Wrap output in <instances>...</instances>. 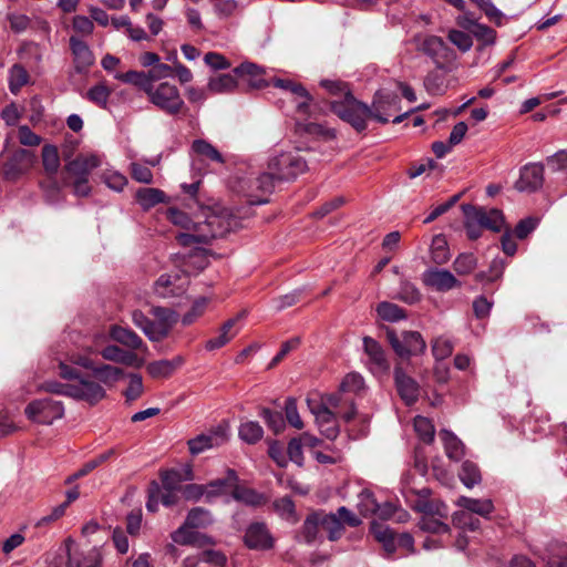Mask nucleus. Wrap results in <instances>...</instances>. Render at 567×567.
Segmentation results:
<instances>
[{
  "label": "nucleus",
  "instance_id": "obj_1",
  "mask_svg": "<svg viewBox=\"0 0 567 567\" xmlns=\"http://www.w3.org/2000/svg\"><path fill=\"white\" fill-rule=\"evenodd\" d=\"M166 217L184 230L176 236L182 246L208 244L230 231L237 224L236 219L226 209L218 212L203 209L195 218H190L183 210L168 208Z\"/></svg>",
  "mask_w": 567,
  "mask_h": 567
},
{
  "label": "nucleus",
  "instance_id": "obj_2",
  "mask_svg": "<svg viewBox=\"0 0 567 567\" xmlns=\"http://www.w3.org/2000/svg\"><path fill=\"white\" fill-rule=\"evenodd\" d=\"M464 227L467 237L475 240L481 237L482 229H489L499 233L504 227L503 213L496 208L477 207L471 204H463Z\"/></svg>",
  "mask_w": 567,
  "mask_h": 567
},
{
  "label": "nucleus",
  "instance_id": "obj_3",
  "mask_svg": "<svg viewBox=\"0 0 567 567\" xmlns=\"http://www.w3.org/2000/svg\"><path fill=\"white\" fill-rule=\"evenodd\" d=\"M59 369L61 378L71 381L70 398L95 404L105 396V390L100 383L81 377L74 367L60 361Z\"/></svg>",
  "mask_w": 567,
  "mask_h": 567
},
{
  "label": "nucleus",
  "instance_id": "obj_4",
  "mask_svg": "<svg viewBox=\"0 0 567 567\" xmlns=\"http://www.w3.org/2000/svg\"><path fill=\"white\" fill-rule=\"evenodd\" d=\"M146 95L150 103L166 115L178 116L187 110L178 87L169 82L152 83Z\"/></svg>",
  "mask_w": 567,
  "mask_h": 567
},
{
  "label": "nucleus",
  "instance_id": "obj_5",
  "mask_svg": "<svg viewBox=\"0 0 567 567\" xmlns=\"http://www.w3.org/2000/svg\"><path fill=\"white\" fill-rule=\"evenodd\" d=\"M331 111L358 132L365 130L367 120L371 118L370 106L358 101L352 94H348L341 101L331 102Z\"/></svg>",
  "mask_w": 567,
  "mask_h": 567
},
{
  "label": "nucleus",
  "instance_id": "obj_6",
  "mask_svg": "<svg viewBox=\"0 0 567 567\" xmlns=\"http://www.w3.org/2000/svg\"><path fill=\"white\" fill-rule=\"evenodd\" d=\"M419 50L431 58L437 69L451 72L455 69L456 53L442 38L427 35L421 42Z\"/></svg>",
  "mask_w": 567,
  "mask_h": 567
},
{
  "label": "nucleus",
  "instance_id": "obj_7",
  "mask_svg": "<svg viewBox=\"0 0 567 567\" xmlns=\"http://www.w3.org/2000/svg\"><path fill=\"white\" fill-rule=\"evenodd\" d=\"M321 519V528L328 532L330 540H337L341 537L344 525L357 527L361 524V519L344 506L337 509V513H326L319 511Z\"/></svg>",
  "mask_w": 567,
  "mask_h": 567
},
{
  "label": "nucleus",
  "instance_id": "obj_8",
  "mask_svg": "<svg viewBox=\"0 0 567 567\" xmlns=\"http://www.w3.org/2000/svg\"><path fill=\"white\" fill-rule=\"evenodd\" d=\"M29 420L50 425L64 415V406L61 401L50 398L31 401L24 409Z\"/></svg>",
  "mask_w": 567,
  "mask_h": 567
},
{
  "label": "nucleus",
  "instance_id": "obj_9",
  "mask_svg": "<svg viewBox=\"0 0 567 567\" xmlns=\"http://www.w3.org/2000/svg\"><path fill=\"white\" fill-rule=\"evenodd\" d=\"M307 162L299 154L281 153L268 162V169L272 171L278 181L296 178L307 169Z\"/></svg>",
  "mask_w": 567,
  "mask_h": 567
},
{
  "label": "nucleus",
  "instance_id": "obj_10",
  "mask_svg": "<svg viewBox=\"0 0 567 567\" xmlns=\"http://www.w3.org/2000/svg\"><path fill=\"white\" fill-rule=\"evenodd\" d=\"M189 285V277L181 269L163 274L154 284V292L161 298H171L183 295Z\"/></svg>",
  "mask_w": 567,
  "mask_h": 567
},
{
  "label": "nucleus",
  "instance_id": "obj_11",
  "mask_svg": "<svg viewBox=\"0 0 567 567\" xmlns=\"http://www.w3.org/2000/svg\"><path fill=\"white\" fill-rule=\"evenodd\" d=\"M37 163L34 152L25 148H17L3 163L2 172L7 179L16 181L28 174Z\"/></svg>",
  "mask_w": 567,
  "mask_h": 567
},
{
  "label": "nucleus",
  "instance_id": "obj_12",
  "mask_svg": "<svg viewBox=\"0 0 567 567\" xmlns=\"http://www.w3.org/2000/svg\"><path fill=\"white\" fill-rule=\"evenodd\" d=\"M388 340L395 351L402 358L424 352L426 343L417 331H404L399 338L393 330H388Z\"/></svg>",
  "mask_w": 567,
  "mask_h": 567
},
{
  "label": "nucleus",
  "instance_id": "obj_13",
  "mask_svg": "<svg viewBox=\"0 0 567 567\" xmlns=\"http://www.w3.org/2000/svg\"><path fill=\"white\" fill-rule=\"evenodd\" d=\"M154 320H151L150 330L146 337L153 342L164 340L178 321V315L172 309L163 307H154L152 309Z\"/></svg>",
  "mask_w": 567,
  "mask_h": 567
},
{
  "label": "nucleus",
  "instance_id": "obj_14",
  "mask_svg": "<svg viewBox=\"0 0 567 567\" xmlns=\"http://www.w3.org/2000/svg\"><path fill=\"white\" fill-rule=\"evenodd\" d=\"M243 540L245 546L252 550H269L275 545V538L264 522L249 524Z\"/></svg>",
  "mask_w": 567,
  "mask_h": 567
},
{
  "label": "nucleus",
  "instance_id": "obj_15",
  "mask_svg": "<svg viewBox=\"0 0 567 567\" xmlns=\"http://www.w3.org/2000/svg\"><path fill=\"white\" fill-rule=\"evenodd\" d=\"M64 548L68 556L66 567H101L102 565V556L97 548L81 551L71 537L64 540Z\"/></svg>",
  "mask_w": 567,
  "mask_h": 567
},
{
  "label": "nucleus",
  "instance_id": "obj_16",
  "mask_svg": "<svg viewBox=\"0 0 567 567\" xmlns=\"http://www.w3.org/2000/svg\"><path fill=\"white\" fill-rule=\"evenodd\" d=\"M228 426L219 424L208 433H203L188 441L189 452L200 454L208 449L218 447L228 441Z\"/></svg>",
  "mask_w": 567,
  "mask_h": 567
},
{
  "label": "nucleus",
  "instance_id": "obj_17",
  "mask_svg": "<svg viewBox=\"0 0 567 567\" xmlns=\"http://www.w3.org/2000/svg\"><path fill=\"white\" fill-rule=\"evenodd\" d=\"M311 413L315 415L317 425L322 435L328 440H334L339 435V426L336 413L324 404H312L311 400H307Z\"/></svg>",
  "mask_w": 567,
  "mask_h": 567
},
{
  "label": "nucleus",
  "instance_id": "obj_18",
  "mask_svg": "<svg viewBox=\"0 0 567 567\" xmlns=\"http://www.w3.org/2000/svg\"><path fill=\"white\" fill-rule=\"evenodd\" d=\"M423 284L436 291L445 292L461 286L456 277L447 269L429 268L422 274Z\"/></svg>",
  "mask_w": 567,
  "mask_h": 567
},
{
  "label": "nucleus",
  "instance_id": "obj_19",
  "mask_svg": "<svg viewBox=\"0 0 567 567\" xmlns=\"http://www.w3.org/2000/svg\"><path fill=\"white\" fill-rule=\"evenodd\" d=\"M278 181L272 171L260 173L252 179H249L248 196L251 204H265L268 202L267 196L272 193L275 182Z\"/></svg>",
  "mask_w": 567,
  "mask_h": 567
},
{
  "label": "nucleus",
  "instance_id": "obj_20",
  "mask_svg": "<svg viewBox=\"0 0 567 567\" xmlns=\"http://www.w3.org/2000/svg\"><path fill=\"white\" fill-rule=\"evenodd\" d=\"M370 109L371 118L386 124L391 113L400 110V99L393 93L378 92Z\"/></svg>",
  "mask_w": 567,
  "mask_h": 567
},
{
  "label": "nucleus",
  "instance_id": "obj_21",
  "mask_svg": "<svg viewBox=\"0 0 567 567\" xmlns=\"http://www.w3.org/2000/svg\"><path fill=\"white\" fill-rule=\"evenodd\" d=\"M544 184V165L529 163L520 169V175L515 183L518 192L533 193L539 189Z\"/></svg>",
  "mask_w": 567,
  "mask_h": 567
},
{
  "label": "nucleus",
  "instance_id": "obj_22",
  "mask_svg": "<svg viewBox=\"0 0 567 567\" xmlns=\"http://www.w3.org/2000/svg\"><path fill=\"white\" fill-rule=\"evenodd\" d=\"M394 380L400 398L405 402L406 405L414 404L417 401L420 394L417 382L408 375L401 367H395Z\"/></svg>",
  "mask_w": 567,
  "mask_h": 567
},
{
  "label": "nucleus",
  "instance_id": "obj_23",
  "mask_svg": "<svg viewBox=\"0 0 567 567\" xmlns=\"http://www.w3.org/2000/svg\"><path fill=\"white\" fill-rule=\"evenodd\" d=\"M233 72L238 82L241 81L251 89H261L267 85L264 69L255 63L244 62L236 66Z\"/></svg>",
  "mask_w": 567,
  "mask_h": 567
},
{
  "label": "nucleus",
  "instance_id": "obj_24",
  "mask_svg": "<svg viewBox=\"0 0 567 567\" xmlns=\"http://www.w3.org/2000/svg\"><path fill=\"white\" fill-rule=\"evenodd\" d=\"M110 337L113 341L122 344L123 347L128 348L132 351H147V346L144 343L143 339L136 332L128 328L113 324L110 328Z\"/></svg>",
  "mask_w": 567,
  "mask_h": 567
},
{
  "label": "nucleus",
  "instance_id": "obj_25",
  "mask_svg": "<svg viewBox=\"0 0 567 567\" xmlns=\"http://www.w3.org/2000/svg\"><path fill=\"white\" fill-rule=\"evenodd\" d=\"M246 316V312L243 311L238 313L236 317L227 320L219 330L218 336L209 339L206 342V349L212 351L224 347L228 343L239 331V328H236V324Z\"/></svg>",
  "mask_w": 567,
  "mask_h": 567
},
{
  "label": "nucleus",
  "instance_id": "obj_26",
  "mask_svg": "<svg viewBox=\"0 0 567 567\" xmlns=\"http://www.w3.org/2000/svg\"><path fill=\"white\" fill-rule=\"evenodd\" d=\"M101 165L96 155H81L65 165V171L73 178H89L90 173Z\"/></svg>",
  "mask_w": 567,
  "mask_h": 567
},
{
  "label": "nucleus",
  "instance_id": "obj_27",
  "mask_svg": "<svg viewBox=\"0 0 567 567\" xmlns=\"http://www.w3.org/2000/svg\"><path fill=\"white\" fill-rule=\"evenodd\" d=\"M70 48L73 54L75 70L79 73L86 71L94 63V55L84 41L76 37H71Z\"/></svg>",
  "mask_w": 567,
  "mask_h": 567
},
{
  "label": "nucleus",
  "instance_id": "obj_28",
  "mask_svg": "<svg viewBox=\"0 0 567 567\" xmlns=\"http://www.w3.org/2000/svg\"><path fill=\"white\" fill-rule=\"evenodd\" d=\"M363 347L365 353L369 355L371 370L373 372H385L389 370V362L379 342L370 337H364Z\"/></svg>",
  "mask_w": 567,
  "mask_h": 567
},
{
  "label": "nucleus",
  "instance_id": "obj_29",
  "mask_svg": "<svg viewBox=\"0 0 567 567\" xmlns=\"http://www.w3.org/2000/svg\"><path fill=\"white\" fill-rule=\"evenodd\" d=\"M100 354L104 360L112 361L115 363L125 364L127 367H141L143 361L132 351H125L118 346L109 344L100 351Z\"/></svg>",
  "mask_w": 567,
  "mask_h": 567
},
{
  "label": "nucleus",
  "instance_id": "obj_30",
  "mask_svg": "<svg viewBox=\"0 0 567 567\" xmlns=\"http://www.w3.org/2000/svg\"><path fill=\"white\" fill-rule=\"evenodd\" d=\"M192 151L194 153V167H196L198 162H213L218 164L225 162L219 151L205 140H195L192 144Z\"/></svg>",
  "mask_w": 567,
  "mask_h": 567
},
{
  "label": "nucleus",
  "instance_id": "obj_31",
  "mask_svg": "<svg viewBox=\"0 0 567 567\" xmlns=\"http://www.w3.org/2000/svg\"><path fill=\"white\" fill-rule=\"evenodd\" d=\"M237 76L233 73L217 74L210 76L207 82V90L212 94H230L238 87Z\"/></svg>",
  "mask_w": 567,
  "mask_h": 567
},
{
  "label": "nucleus",
  "instance_id": "obj_32",
  "mask_svg": "<svg viewBox=\"0 0 567 567\" xmlns=\"http://www.w3.org/2000/svg\"><path fill=\"white\" fill-rule=\"evenodd\" d=\"M174 543L178 545H203L209 544L210 538L204 534L194 530V527L186 522L171 535Z\"/></svg>",
  "mask_w": 567,
  "mask_h": 567
},
{
  "label": "nucleus",
  "instance_id": "obj_33",
  "mask_svg": "<svg viewBox=\"0 0 567 567\" xmlns=\"http://www.w3.org/2000/svg\"><path fill=\"white\" fill-rule=\"evenodd\" d=\"M455 504L465 511L480 515L482 517H488L494 512L493 501L489 498H471L466 496H460Z\"/></svg>",
  "mask_w": 567,
  "mask_h": 567
},
{
  "label": "nucleus",
  "instance_id": "obj_34",
  "mask_svg": "<svg viewBox=\"0 0 567 567\" xmlns=\"http://www.w3.org/2000/svg\"><path fill=\"white\" fill-rule=\"evenodd\" d=\"M184 363L182 357H175L171 360L163 359L150 362L146 367L148 374L155 379H164L172 375L177 368Z\"/></svg>",
  "mask_w": 567,
  "mask_h": 567
},
{
  "label": "nucleus",
  "instance_id": "obj_35",
  "mask_svg": "<svg viewBox=\"0 0 567 567\" xmlns=\"http://www.w3.org/2000/svg\"><path fill=\"white\" fill-rule=\"evenodd\" d=\"M231 496L235 501L251 507H260L267 503V497L264 494L240 485H235Z\"/></svg>",
  "mask_w": 567,
  "mask_h": 567
},
{
  "label": "nucleus",
  "instance_id": "obj_36",
  "mask_svg": "<svg viewBox=\"0 0 567 567\" xmlns=\"http://www.w3.org/2000/svg\"><path fill=\"white\" fill-rule=\"evenodd\" d=\"M440 437L443 442L445 454L450 460L457 462L464 456V444L454 433L442 430Z\"/></svg>",
  "mask_w": 567,
  "mask_h": 567
},
{
  "label": "nucleus",
  "instance_id": "obj_37",
  "mask_svg": "<svg viewBox=\"0 0 567 567\" xmlns=\"http://www.w3.org/2000/svg\"><path fill=\"white\" fill-rule=\"evenodd\" d=\"M213 11L218 19L227 20L235 17L243 8L241 0H209Z\"/></svg>",
  "mask_w": 567,
  "mask_h": 567
},
{
  "label": "nucleus",
  "instance_id": "obj_38",
  "mask_svg": "<svg viewBox=\"0 0 567 567\" xmlns=\"http://www.w3.org/2000/svg\"><path fill=\"white\" fill-rule=\"evenodd\" d=\"M136 200L144 210H147L157 204L165 203L166 195L158 188H141L136 193Z\"/></svg>",
  "mask_w": 567,
  "mask_h": 567
},
{
  "label": "nucleus",
  "instance_id": "obj_39",
  "mask_svg": "<svg viewBox=\"0 0 567 567\" xmlns=\"http://www.w3.org/2000/svg\"><path fill=\"white\" fill-rule=\"evenodd\" d=\"M431 259L436 265H443L450 260V250L444 235L437 234L433 237L430 247Z\"/></svg>",
  "mask_w": 567,
  "mask_h": 567
},
{
  "label": "nucleus",
  "instance_id": "obj_40",
  "mask_svg": "<svg viewBox=\"0 0 567 567\" xmlns=\"http://www.w3.org/2000/svg\"><path fill=\"white\" fill-rule=\"evenodd\" d=\"M413 508L423 515H437L441 518H447V506L441 501H430L427 498H419L415 501Z\"/></svg>",
  "mask_w": 567,
  "mask_h": 567
},
{
  "label": "nucleus",
  "instance_id": "obj_41",
  "mask_svg": "<svg viewBox=\"0 0 567 567\" xmlns=\"http://www.w3.org/2000/svg\"><path fill=\"white\" fill-rule=\"evenodd\" d=\"M371 533L383 545L386 553L392 554L395 551V535L388 526L373 522L371 524Z\"/></svg>",
  "mask_w": 567,
  "mask_h": 567
},
{
  "label": "nucleus",
  "instance_id": "obj_42",
  "mask_svg": "<svg viewBox=\"0 0 567 567\" xmlns=\"http://www.w3.org/2000/svg\"><path fill=\"white\" fill-rule=\"evenodd\" d=\"M238 476L234 470L227 471V478H218L215 481H212L207 485H204L206 487L205 492V498L207 502H212L215 497L221 495L225 491V487L229 482H237Z\"/></svg>",
  "mask_w": 567,
  "mask_h": 567
},
{
  "label": "nucleus",
  "instance_id": "obj_43",
  "mask_svg": "<svg viewBox=\"0 0 567 567\" xmlns=\"http://www.w3.org/2000/svg\"><path fill=\"white\" fill-rule=\"evenodd\" d=\"M378 316L389 322H398L406 318L405 311L400 308L398 305L382 301L377 306Z\"/></svg>",
  "mask_w": 567,
  "mask_h": 567
},
{
  "label": "nucleus",
  "instance_id": "obj_44",
  "mask_svg": "<svg viewBox=\"0 0 567 567\" xmlns=\"http://www.w3.org/2000/svg\"><path fill=\"white\" fill-rule=\"evenodd\" d=\"M458 477L467 488H473L482 481V475L478 466L471 461H465L462 464Z\"/></svg>",
  "mask_w": 567,
  "mask_h": 567
},
{
  "label": "nucleus",
  "instance_id": "obj_45",
  "mask_svg": "<svg viewBox=\"0 0 567 567\" xmlns=\"http://www.w3.org/2000/svg\"><path fill=\"white\" fill-rule=\"evenodd\" d=\"M187 525L194 528H205L213 524V515L212 513L203 507H194L192 508L185 519Z\"/></svg>",
  "mask_w": 567,
  "mask_h": 567
},
{
  "label": "nucleus",
  "instance_id": "obj_46",
  "mask_svg": "<svg viewBox=\"0 0 567 567\" xmlns=\"http://www.w3.org/2000/svg\"><path fill=\"white\" fill-rule=\"evenodd\" d=\"M92 372L104 384L114 383L123 377V370L111 364L95 365Z\"/></svg>",
  "mask_w": 567,
  "mask_h": 567
},
{
  "label": "nucleus",
  "instance_id": "obj_47",
  "mask_svg": "<svg viewBox=\"0 0 567 567\" xmlns=\"http://www.w3.org/2000/svg\"><path fill=\"white\" fill-rule=\"evenodd\" d=\"M238 435L244 442L255 444L261 440L264 430L258 422L246 421L240 424Z\"/></svg>",
  "mask_w": 567,
  "mask_h": 567
},
{
  "label": "nucleus",
  "instance_id": "obj_48",
  "mask_svg": "<svg viewBox=\"0 0 567 567\" xmlns=\"http://www.w3.org/2000/svg\"><path fill=\"white\" fill-rule=\"evenodd\" d=\"M320 527L321 519L319 511L307 516L301 530L302 538L307 544H311L317 539Z\"/></svg>",
  "mask_w": 567,
  "mask_h": 567
},
{
  "label": "nucleus",
  "instance_id": "obj_49",
  "mask_svg": "<svg viewBox=\"0 0 567 567\" xmlns=\"http://www.w3.org/2000/svg\"><path fill=\"white\" fill-rule=\"evenodd\" d=\"M42 164L45 172L53 175L60 167V157L56 146L45 144L42 148Z\"/></svg>",
  "mask_w": 567,
  "mask_h": 567
},
{
  "label": "nucleus",
  "instance_id": "obj_50",
  "mask_svg": "<svg viewBox=\"0 0 567 567\" xmlns=\"http://www.w3.org/2000/svg\"><path fill=\"white\" fill-rule=\"evenodd\" d=\"M116 80H120L124 83H132L138 86L145 93L151 86V82L148 81L147 73L138 72V71H128L125 73H117L114 75Z\"/></svg>",
  "mask_w": 567,
  "mask_h": 567
},
{
  "label": "nucleus",
  "instance_id": "obj_51",
  "mask_svg": "<svg viewBox=\"0 0 567 567\" xmlns=\"http://www.w3.org/2000/svg\"><path fill=\"white\" fill-rule=\"evenodd\" d=\"M394 298L404 303L414 305L421 300L422 295L413 284L409 281H402Z\"/></svg>",
  "mask_w": 567,
  "mask_h": 567
},
{
  "label": "nucleus",
  "instance_id": "obj_52",
  "mask_svg": "<svg viewBox=\"0 0 567 567\" xmlns=\"http://www.w3.org/2000/svg\"><path fill=\"white\" fill-rule=\"evenodd\" d=\"M444 518L437 515H423L419 522V526L424 532L434 534L447 533L450 527L443 522Z\"/></svg>",
  "mask_w": 567,
  "mask_h": 567
},
{
  "label": "nucleus",
  "instance_id": "obj_53",
  "mask_svg": "<svg viewBox=\"0 0 567 567\" xmlns=\"http://www.w3.org/2000/svg\"><path fill=\"white\" fill-rule=\"evenodd\" d=\"M28 80L29 74L22 65L14 64L9 70V87L13 94H17L28 83Z\"/></svg>",
  "mask_w": 567,
  "mask_h": 567
},
{
  "label": "nucleus",
  "instance_id": "obj_54",
  "mask_svg": "<svg viewBox=\"0 0 567 567\" xmlns=\"http://www.w3.org/2000/svg\"><path fill=\"white\" fill-rule=\"evenodd\" d=\"M413 424H414V430H415L416 434L424 443L433 442L434 434H435V427L427 417L419 415L414 419Z\"/></svg>",
  "mask_w": 567,
  "mask_h": 567
},
{
  "label": "nucleus",
  "instance_id": "obj_55",
  "mask_svg": "<svg viewBox=\"0 0 567 567\" xmlns=\"http://www.w3.org/2000/svg\"><path fill=\"white\" fill-rule=\"evenodd\" d=\"M477 266V259L473 254L464 252L456 257L453 262V268L457 275H468Z\"/></svg>",
  "mask_w": 567,
  "mask_h": 567
},
{
  "label": "nucleus",
  "instance_id": "obj_56",
  "mask_svg": "<svg viewBox=\"0 0 567 567\" xmlns=\"http://www.w3.org/2000/svg\"><path fill=\"white\" fill-rule=\"evenodd\" d=\"M454 349L453 342L446 337H437L432 342V353L436 360L449 358Z\"/></svg>",
  "mask_w": 567,
  "mask_h": 567
},
{
  "label": "nucleus",
  "instance_id": "obj_57",
  "mask_svg": "<svg viewBox=\"0 0 567 567\" xmlns=\"http://www.w3.org/2000/svg\"><path fill=\"white\" fill-rule=\"evenodd\" d=\"M546 165L553 173L567 175V151L560 150L546 158Z\"/></svg>",
  "mask_w": 567,
  "mask_h": 567
},
{
  "label": "nucleus",
  "instance_id": "obj_58",
  "mask_svg": "<svg viewBox=\"0 0 567 567\" xmlns=\"http://www.w3.org/2000/svg\"><path fill=\"white\" fill-rule=\"evenodd\" d=\"M470 31L484 45H489L495 42L496 32L485 24L472 23Z\"/></svg>",
  "mask_w": 567,
  "mask_h": 567
},
{
  "label": "nucleus",
  "instance_id": "obj_59",
  "mask_svg": "<svg viewBox=\"0 0 567 567\" xmlns=\"http://www.w3.org/2000/svg\"><path fill=\"white\" fill-rule=\"evenodd\" d=\"M505 269V262L501 258H495L491 262L488 272H478L476 275L477 281H494L502 277L503 271Z\"/></svg>",
  "mask_w": 567,
  "mask_h": 567
},
{
  "label": "nucleus",
  "instance_id": "obj_60",
  "mask_svg": "<svg viewBox=\"0 0 567 567\" xmlns=\"http://www.w3.org/2000/svg\"><path fill=\"white\" fill-rule=\"evenodd\" d=\"M111 91L104 84H97L92 86L86 97L101 107H105L110 97Z\"/></svg>",
  "mask_w": 567,
  "mask_h": 567
},
{
  "label": "nucleus",
  "instance_id": "obj_61",
  "mask_svg": "<svg viewBox=\"0 0 567 567\" xmlns=\"http://www.w3.org/2000/svg\"><path fill=\"white\" fill-rule=\"evenodd\" d=\"M143 390L144 386L142 377L137 373L130 374L128 386L124 392L126 401H135L142 395Z\"/></svg>",
  "mask_w": 567,
  "mask_h": 567
},
{
  "label": "nucleus",
  "instance_id": "obj_62",
  "mask_svg": "<svg viewBox=\"0 0 567 567\" xmlns=\"http://www.w3.org/2000/svg\"><path fill=\"white\" fill-rule=\"evenodd\" d=\"M285 414L289 424L298 430L303 427V422L297 409V402L293 398H288L285 404Z\"/></svg>",
  "mask_w": 567,
  "mask_h": 567
},
{
  "label": "nucleus",
  "instance_id": "obj_63",
  "mask_svg": "<svg viewBox=\"0 0 567 567\" xmlns=\"http://www.w3.org/2000/svg\"><path fill=\"white\" fill-rule=\"evenodd\" d=\"M359 508L361 514L365 516L378 511V502L372 492L365 489L359 494Z\"/></svg>",
  "mask_w": 567,
  "mask_h": 567
},
{
  "label": "nucleus",
  "instance_id": "obj_64",
  "mask_svg": "<svg viewBox=\"0 0 567 567\" xmlns=\"http://www.w3.org/2000/svg\"><path fill=\"white\" fill-rule=\"evenodd\" d=\"M18 140L24 146H38L41 144L42 138L35 134L28 125H21L18 128Z\"/></svg>",
  "mask_w": 567,
  "mask_h": 567
}]
</instances>
